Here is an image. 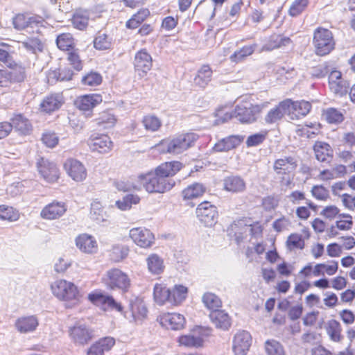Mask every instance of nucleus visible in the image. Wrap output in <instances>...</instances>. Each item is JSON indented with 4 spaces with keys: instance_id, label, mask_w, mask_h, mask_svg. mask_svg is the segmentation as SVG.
<instances>
[{
    "instance_id": "f257e3e1",
    "label": "nucleus",
    "mask_w": 355,
    "mask_h": 355,
    "mask_svg": "<svg viewBox=\"0 0 355 355\" xmlns=\"http://www.w3.org/2000/svg\"><path fill=\"white\" fill-rule=\"evenodd\" d=\"M182 167L178 161L168 162L158 166L155 171L138 176V181L150 193H163L170 191L175 185L171 178Z\"/></svg>"
},
{
    "instance_id": "f03ea898",
    "label": "nucleus",
    "mask_w": 355,
    "mask_h": 355,
    "mask_svg": "<svg viewBox=\"0 0 355 355\" xmlns=\"http://www.w3.org/2000/svg\"><path fill=\"white\" fill-rule=\"evenodd\" d=\"M51 288L53 294L60 300L66 302L68 306H73L81 302L83 294L71 282L58 279L51 284Z\"/></svg>"
},
{
    "instance_id": "7ed1b4c3",
    "label": "nucleus",
    "mask_w": 355,
    "mask_h": 355,
    "mask_svg": "<svg viewBox=\"0 0 355 355\" xmlns=\"http://www.w3.org/2000/svg\"><path fill=\"white\" fill-rule=\"evenodd\" d=\"M198 138L199 136L194 132L180 135L171 140L162 142L161 146L166 148L162 151L179 155L193 146Z\"/></svg>"
},
{
    "instance_id": "20e7f679",
    "label": "nucleus",
    "mask_w": 355,
    "mask_h": 355,
    "mask_svg": "<svg viewBox=\"0 0 355 355\" xmlns=\"http://www.w3.org/2000/svg\"><path fill=\"white\" fill-rule=\"evenodd\" d=\"M313 42L316 54L321 56L329 54L335 46L332 33L323 28H318L315 31Z\"/></svg>"
},
{
    "instance_id": "39448f33",
    "label": "nucleus",
    "mask_w": 355,
    "mask_h": 355,
    "mask_svg": "<svg viewBox=\"0 0 355 355\" xmlns=\"http://www.w3.org/2000/svg\"><path fill=\"white\" fill-rule=\"evenodd\" d=\"M265 107V104L253 105L250 102L238 104L230 118L235 117L242 123H252L256 121L257 114Z\"/></svg>"
},
{
    "instance_id": "423d86ee",
    "label": "nucleus",
    "mask_w": 355,
    "mask_h": 355,
    "mask_svg": "<svg viewBox=\"0 0 355 355\" xmlns=\"http://www.w3.org/2000/svg\"><path fill=\"white\" fill-rule=\"evenodd\" d=\"M103 282L108 288L119 289L123 292H126L130 286V279L128 276L117 268L107 271Z\"/></svg>"
},
{
    "instance_id": "0eeeda50",
    "label": "nucleus",
    "mask_w": 355,
    "mask_h": 355,
    "mask_svg": "<svg viewBox=\"0 0 355 355\" xmlns=\"http://www.w3.org/2000/svg\"><path fill=\"white\" fill-rule=\"evenodd\" d=\"M89 302L93 304L101 306L104 310L115 311L123 313V307L122 304L116 302L111 295H104L100 291H94L88 295Z\"/></svg>"
},
{
    "instance_id": "6e6552de",
    "label": "nucleus",
    "mask_w": 355,
    "mask_h": 355,
    "mask_svg": "<svg viewBox=\"0 0 355 355\" xmlns=\"http://www.w3.org/2000/svg\"><path fill=\"white\" fill-rule=\"evenodd\" d=\"M286 115L291 120L300 119L306 116L311 109V105L306 101H293L290 98L284 100Z\"/></svg>"
},
{
    "instance_id": "1a4fd4ad",
    "label": "nucleus",
    "mask_w": 355,
    "mask_h": 355,
    "mask_svg": "<svg viewBox=\"0 0 355 355\" xmlns=\"http://www.w3.org/2000/svg\"><path fill=\"white\" fill-rule=\"evenodd\" d=\"M196 215L200 221L207 227H212L217 222V208L209 202L200 203L196 209Z\"/></svg>"
},
{
    "instance_id": "9d476101",
    "label": "nucleus",
    "mask_w": 355,
    "mask_h": 355,
    "mask_svg": "<svg viewBox=\"0 0 355 355\" xmlns=\"http://www.w3.org/2000/svg\"><path fill=\"white\" fill-rule=\"evenodd\" d=\"M69 334L73 342L80 345L87 344L93 337V330L80 322L69 327Z\"/></svg>"
},
{
    "instance_id": "9b49d317",
    "label": "nucleus",
    "mask_w": 355,
    "mask_h": 355,
    "mask_svg": "<svg viewBox=\"0 0 355 355\" xmlns=\"http://www.w3.org/2000/svg\"><path fill=\"white\" fill-rule=\"evenodd\" d=\"M130 237L138 246L147 248L155 243L153 234L148 229L137 227L130 230Z\"/></svg>"
},
{
    "instance_id": "f8f14e48",
    "label": "nucleus",
    "mask_w": 355,
    "mask_h": 355,
    "mask_svg": "<svg viewBox=\"0 0 355 355\" xmlns=\"http://www.w3.org/2000/svg\"><path fill=\"white\" fill-rule=\"evenodd\" d=\"M37 167L40 174L49 182H53L59 178V171L56 165L49 159L40 157L37 159Z\"/></svg>"
},
{
    "instance_id": "ddd939ff",
    "label": "nucleus",
    "mask_w": 355,
    "mask_h": 355,
    "mask_svg": "<svg viewBox=\"0 0 355 355\" xmlns=\"http://www.w3.org/2000/svg\"><path fill=\"white\" fill-rule=\"evenodd\" d=\"M46 23L43 17L35 15L26 18L23 14H18L12 19V24L17 30H23L26 28L44 27Z\"/></svg>"
},
{
    "instance_id": "4468645a",
    "label": "nucleus",
    "mask_w": 355,
    "mask_h": 355,
    "mask_svg": "<svg viewBox=\"0 0 355 355\" xmlns=\"http://www.w3.org/2000/svg\"><path fill=\"white\" fill-rule=\"evenodd\" d=\"M252 343V337L246 331H239L233 339L232 349L235 355H246Z\"/></svg>"
},
{
    "instance_id": "2eb2a0df",
    "label": "nucleus",
    "mask_w": 355,
    "mask_h": 355,
    "mask_svg": "<svg viewBox=\"0 0 355 355\" xmlns=\"http://www.w3.org/2000/svg\"><path fill=\"white\" fill-rule=\"evenodd\" d=\"M87 142L91 150L100 153H107L112 147V142L107 135L93 134Z\"/></svg>"
},
{
    "instance_id": "dca6fc26",
    "label": "nucleus",
    "mask_w": 355,
    "mask_h": 355,
    "mask_svg": "<svg viewBox=\"0 0 355 355\" xmlns=\"http://www.w3.org/2000/svg\"><path fill=\"white\" fill-rule=\"evenodd\" d=\"M157 320L162 327L172 330H180L185 324L184 315L177 313H163L159 316Z\"/></svg>"
},
{
    "instance_id": "f3484780",
    "label": "nucleus",
    "mask_w": 355,
    "mask_h": 355,
    "mask_svg": "<svg viewBox=\"0 0 355 355\" xmlns=\"http://www.w3.org/2000/svg\"><path fill=\"white\" fill-rule=\"evenodd\" d=\"M66 211L67 206L64 202L53 201L42 209L40 216L46 220H55L62 217Z\"/></svg>"
},
{
    "instance_id": "a211bd4d",
    "label": "nucleus",
    "mask_w": 355,
    "mask_h": 355,
    "mask_svg": "<svg viewBox=\"0 0 355 355\" xmlns=\"http://www.w3.org/2000/svg\"><path fill=\"white\" fill-rule=\"evenodd\" d=\"M64 166L68 175L76 182L83 181L87 177L85 166L77 159H67Z\"/></svg>"
},
{
    "instance_id": "6ab92c4d",
    "label": "nucleus",
    "mask_w": 355,
    "mask_h": 355,
    "mask_svg": "<svg viewBox=\"0 0 355 355\" xmlns=\"http://www.w3.org/2000/svg\"><path fill=\"white\" fill-rule=\"evenodd\" d=\"M15 328L21 334H28L36 330L39 320L36 315H31L19 318L15 322Z\"/></svg>"
},
{
    "instance_id": "aec40b11",
    "label": "nucleus",
    "mask_w": 355,
    "mask_h": 355,
    "mask_svg": "<svg viewBox=\"0 0 355 355\" xmlns=\"http://www.w3.org/2000/svg\"><path fill=\"white\" fill-rule=\"evenodd\" d=\"M224 190L232 193H239L245 191L246 184L245 180L239 175H230L223 180Z\"/></svg>"
},
{
    "instance_id": "412c9836",
    "label": "nucleus",
    "mask_w": 355,
    "mask_h": 355,
    "mask_svg": "<svg viewBox=\"0 0 355 355\" xmlns=\"http://www.w3.org/2000/svg\"><path fill=\"white\" fill-rule=\"evenodd\" d=\"M128 309L133 320L135 322L142 320L147 315L148 311L144 301L137 297H134L130 300Z\"/></svg>"
},
{
    "instance_id": "4be33fe9",
    "label": "nucleus",
    "mask_w": 355,
    "mask_h": 355,
    "mask_svg": "<svg viewBox=\"0 0 355 355\" xmlns=\"http://www.w3.org/2000/svg\"><path fill=\"white\" fill-rule=\"evenodd\" d=\"M244 137L240 135H231L221 139L213 147L216 152H227L236 148L243 141Z\"/></svg>"
},
{
    "instance_id": "5701e85b",
    "label": "nucleus",
    "mask_w": 355,
    "mask_h": 355,
    "mask_svg": "<svg viewBox=\"0 0 355 355\" xmlns=\"http://www.w3.org/2000/svg\"><path fill=\"white\" fill-rule=\"evenodd\" d=\"M313 150L316 159L320 162L329 163L333 157V150L326 142L316 141L313 145Z\"/></svg>"
},
{
    "instance_id": "b1692460",
    "label": "nucleus",
    "mask_w": 355,
    "mask_h": 355,
    "mask_svg": "<svg viewBox=\"0 0 355 355\" xmlns=\"http://www.w3.org/2000/svg\"><path fill=\"white\" fill-rule=\"evenodd\" d=\"M102 102V97L97 94L85 95L78 98L75 101L76 107L83 111H90Z\"/></svg>"
},
{
    "instance_id": "393cba45",
    "label": "nucleus",
    "mask_w": 355,
    "mask_h": 355,
    "mask_svg": "<svg viewBox=\"0 0 355 355\" xmlns=\"http://www.w3.org/2000/svg\"><path fill=\"white\" fill-rule=\"evenodd\" d=\"M77 248L83 252L92 254L97 250V243L90 235L83 234L76 239Z\"/></svg>"
},
{
    "instance_id": "a878e982",
    "label": "nucleus",
    "mask_w": 355,
    "mask_h": 355,
    "mask_svg": "<svg viewBox=\"0 0 355 355\" xmlns=\"http://www.w3.org/2000/svg\"><path fill=\"white\" fill-rule=\"evenodd\" d=\"M152 58L145 49L137 53L135 58V67L136 70L146 73L152 67Z\"/></svg>"
},
{
    "instance_id": "bb28decb",
    "label": "nucleus",
    "mask_w": 355,
    "mask_h": 355,
    "mask_svg": "<svg viewBox=\"0 0 355 355\" xmlns=\"http://www.w3.org/2000/svg\"><path fill=\"white\" fill-rule=\"evenodd\" d=\"M297 167L295 159L292 157H285L277 159L274 164V171L278 175H284L293 171Z\"/></svg>"
},
{
    "instance_id": "cd10ccee",
    "label": "nucleus",
    "mask_w": 355,
    "mask_h": 355,
    "mask_svg": "<svg viewBox=\"0 0 355 355\" xmlns=\"http://www.w3.org/2000/svg\"><path fill=\"white\" fill-rule=\"evenodd\" d=\"M209 318L217 328L226 330L231 325L230 316L224 311L219 309L211 311Z\"/></svg>"
},
{
    "instance_id": "c85d7f7f",
    "label": "nucleus",
    "mask_w": 355,
    "mask_h": 355,
    "mask_svg": "<svg viewBox=\"0 0 355 355\" xmlns=\"http://www.w3.org/2000/svg\"><path fill=\"white\" fill-rule=\"evenodd\" d=\"M147 268L153 275H160L164 270L163 259L155 253H152L146 258Z\"/></svg>"
},
{
    "instance_id": "c756f323",
    "label": "nucleus",
    "mask_w": 355,
    "mask_h": 355,
    "mask_svg": "<svg viewBox=\"0 0 355 355\" xmlns=\"http://www.w3.org/2000/svg\"><path fill=\"white\" fill-rule=\"evenodd\" d=\"M284 114H286V108L283 101L268 112L264 120L267 124H274L280 121Z\"/></svg>"
},
{
    "instance_id": "7c9ffc66",
    "label": "nucleus",
    "mask_w": 355,
    "mask_h": 355,
    "mask_svg": "<svg viewBox=\"0 0 355 355\" xmlns=\"http://www.w3.org/2000/svg\"><path fill=\"white\" fill-rule=\"evenodd\" d=\"M291 43V40L288 37H284L281 35H272L268 41L263 46L261 50L270 51L275 49L285 46Z\"/></svg>"
},
{
    "instance_id": "2f4dec72",
    "label": "nucleus",
    "mask_w": 355,
    "mask_h": 355,
    "mask_svg": "<svg viewBox=\"0 0 355 355\" xmlns=\"http://www.w3.org/2000/svg\"><path fill=\"white\" fill-rule=\"evenodd\" d=\"M19 48H23L33 54H37L43 51L44 44L38 37H27L19 42Z\"/></svg>"
},
{
    "instance_id": "473e14b6",
    "label": "nucleus",
    "mask_w": 355,
    "mask_h": 355,
    "mask_svg": "<svg viewBox=\"0 0 355 355\" xmlns=\"http://www.w3.org/2000/svg\"><path fill=\"white\" fill-rule=\"evenodd\" d=\"M62 96L60 94H51L46 96L41 103V109L47 113L54 112L61 106Z\"/></svg>"
},
{
    "instance_id": "72a5a7b5",
    "label": "nucleus",
    "mask_w": 355,
    "mask_h": 355,
    "mask_svg": "<svg viewBox=\"0 0 355 355\" xmlns=\"http://www.w3.org/2000/svg\"><path fill=\"white\" fill-rule=\"evenodd\" d=\"M89 13L86 10H76L73 15L71 21L74 28L83 31L88 25Z\"/></svg>"
},
{
    "instance_id": "f704fd0d",
    "label": "nucleus",
    "mask_w": 355,
    "mask_h": 355,
    "mask_svg": "<svg viewBox=\"0 0 355 355\" xmlns=\"http://www.w3.org/2000/svg\"><path fill=\"white\" fill-rule=\"evenodd\" d=\"M322 116L331 124L341 123L344 119V110L335 107H328L323 110Z\"/></svg>"
},
{
    "instance_id": "c9c22d12",
    "label": "nucleus",
    "mask_w": 355,
    "mask_h": 355,
    "mask_svg": "<svg viewBox=\"0 0 355 355\" xmlns=\"http://www.w3.org/2000/svg\"><path fill=\"white\" fill-rule=\"evenodd\" d=\"M212 73V70L209 65L202 66L194 78L195 83L200 87H205L211 81Z\"/></svg>"
},
{
    "instance_id": "e433bc0d",
    "label": "nucleus",
    "mask_w": 355,
    "mask_h": 355,
    "mask_svg": "<svg viewBox=\"0 0 355 355\" xmlns=\"http://www.w3.org/2000/svg\"><path fill=\"white\" fill-rule=\"evenodd\" d=\"M188 288L182 285H175L174 288L170 289L169 303L173 305L181 304L187 297Z\"/></svg>"
},
{
    "instance_id": "4c0bfd02",
    "label": "nucleus",
    "mask_w": 355,
    "mask_h": 355,
    "mask_svg": "<svg viewBox=\"0 0 355 355\" xmlns=\"http://www.w3.org/2000/svg\"><path fill=\"white\" fill-rule=\"evenodd\" d=\"M11 125L12 129L14 128L22 135H28L32 130V125L29 121L21 114L12 119Z\"/></svg>"
},
{
    "instance_id": "58836bf2",
    "label": "nucleus",
    "mask_w": 355,
    "mask_h": 355,
    "mask_svg": "<svg viewBox=\"0 0 355 355\" xmlns=\"http://www.w3.org/2000/svg\"><path fill=\"white\" fill-rule=\"evenodd\" d=\"M326 331L330 339L338 343L343 339L341 335L342 327L340 322L336 320H330L326 325Z\"/></svg>"
},
{
    "instance_id": "ea45409f",
    "label": "nucleus",
    "mask_w": 355,
    "mask_h": 355,
    "mask_svg": "<svg viewBox=\"0 0 355 355\" xmlns=\"http://www.w3.org/2000/svg\"><path fill=\"white\" fill-rule=\"evenodd\" d=\"M205 191L204 186L200 183H193L187 188L182 192L184 200H192L201 196Z\"/></svg>"
},
{
    "instance_id": "a19ab883",
    "label": "nucleus",
    "mask_w": 355,
    "mask_h": 355,
    "mask_svg": "<svg viewBox=\"0 0 355 355\" xmlns=\"http://www.w3.org/2000/svg\"><path fill=\"white\" fill-rule=\"evenodd\" d=\"M154 300L159 305H163L166 302H169L170 289L162 284H156L153 291Z\"/></svg>"
},
{
    "instance_id": "79ce46f5",
    "label": "nucleus",
    "mask_w": 355,
    "mask_h": 355,
    "mask_svg": "<svg viewBox=\"0 0 355 355\" xmlns=\"http://www.w3.org/2000/svg\"><path fill=\"white\" fill-rule=\"evenodd\" d=\"M178 342L180 345L187 347H200L202 346L204 340L200 336L189 334L180 336Z\"/></svg>"
},
{
    "instance_id": "37998d69",
    "label": "nucleus",
    "mask_w": 355,
    "mask_h": 355,
    "mask_svg": "<svg viewBox=\"0 0 355 355\" xmlns=\"http://www.w3.org/2000/svg\"><path fill=\"white\" fill-rule=\"evenodd\" d=\"M202 301L208 309L211 311L219 310L222 306L220 299L214 293L207 292L205 293L202 297Z\"/></svg>"
},
{
    "instance_id": "c03bdc74",
    "label": "nucleus",
    "mask_w": 355,
    "mask_h": 355,
    "mask_svg": "<svg viewBox=\"0 0 355 355\" xmlns=\"http://www.w3.org/2000/svg\"><path fill=\"white\" fill-rule=\"evenodd\" d=\"M56 44L62 51H69L74 48V39L70 33H62L57 37Z\"/></svg>"
},
{
    "instance_id": "a18cd8bd",
    "label": "nucleus",
    "mask_w": 355,
    "mask_h": 355,
    "mask_svg": "<svg viewBox=\"0 0 355 355\" xmlns=\"http://www.w3.org/2000/svg\"><path fill=\"white\" fill-rule=\"evenodd\" d=\"M112 40L105 33H99L94 40V46L97 50L103 51L110 49Z\"/></svg>"
},
{
    "instance_id": "49530a36",
    "label": "nucleus",
    "mask_w": 355,
    "mask_h": 355,
    "mask_svg": "<svg viewBox=\"0 0 355 355\" xmlns=\"http://www.w3.org/2000/svg\"><path fill=\"white\" fill-rule=\"evenodd\" d=\"M142 123L146 130L155 132L162 126L161 120L155 115H146L143 118Z\"/></svg>"
},
{
    "instance_id": "de8ad7c7",
    "label": "nucleus",
    "mask_w": 355,
    "mask_h": 355,
    "mask_svg": "<svg viewBox=\"0 0 355 355\" xmlns=\"http://www.w3.org/2000/svg\"><path fill=\"white\" fill-rule=\"evenodd\" d=\"M255 46V44L248 45L243 46L239 51H235L230 58L231 61L234 62H239L241 61L244 58L253 53Z\"/></svg>"
},
{
    "instance_id": "09e8293b",
    "label": "nucleus",
    "mask_w": 355,
    "mask_h": 355,
    "mask_svg": "<svg viewBox=\"0 0 355 355\" xmlns=\"http://www.w3.org/2000/svg\"><path fill=\"white\" fill-rule=\"evenodd\" d=\"M268 355H286L283 346L275 340H268L265 343Z\"/></svg>"
},
{
    "instance_id": "8fccbe9b",
    "label": "nucleus",
    "mask_w": 355,
    "mask_h": 355,
    "mask_svg": "<svg viewBox=\"0 0 355 355\" xmlns=\"http://www.w3.org/2000/svg\"><path fill=\"white\" fill-rule=\"evenodd\" d=\"M140 198L138 196L129 194L123 198L122 200H117L116 205L121 210H127L131 208L132 205L139 203Z\"/></svg>"
},
{
    "instance_id": "3c124183",
    "label": "nucleus",
    "mask_w": 355,
    "mask_h": 355,
    "mask_svg": "<svg viewBox=\"0 0 355 355\" xmlns=\"http://www.w3.org/2000/svg\"><path fill=\"white\" fill-rule=\"evenodd\" d=\"M8 70L9 76H10V85L14 83L23 82L26 78L25 69L21 66H16L15 67H10Z\"/></svg>"
},
{
    "instance_id": "603ef678",
    "label": "nucleus",
    "mask_w": 355,
    "mask_h": 355,
    "mask_svg": "<svg viewBox=\"0 0 355 355\" xmlns=\"http://www.w3.org/2000/svg\"><path fill=\"white\" fill-rule=\"evenodd\" d=\"M286 245L291 250L293 249H303L304 241L301 234H291L287 239Z\"/></svg>"
},
{
    "instance_id": "864d4df0",
    "label": "nucleus",
    "mask_w": 355,
    "mask_h": 355,
    "mask_svg": "<svg viewBox=\"0 0 355 355\" xmlns=\"http://www.w3.org/2000/svg\"><path fill=\"white\" fill-rule=\"evenodd\" d=\"M114 338L108 336L100 339L98 342L94 343L93 346L96 347L97 349H99V352L104 354L105 352H109L114 345Z\"/></svg>"
},
{
    "instance_id": "5fc2aeb1",
    "label": "nucleus",
    "mask_w": 355,
    "mask_h": 355,
    "mask_svg": "<svg viewBox=\"0 0 355 355\" xmlns=\"http://www.w3.org/2000/svg\"><path fill=\"white\" fill-rule=\"evenodd\" d=\"M0 218L10 221H15L19 218V213L12 207L1 205Z\"/></svg>"
},
{
    "instance_id": "6e6d98bb",
    "label": "nucleus",
    "mask_w": 355,
    "mask_h": 355,
    "mask_svg": "<svg viewBox=\"0 0 355 355\" xmlns=\"http://www.w3.org/2000/svg\"><path fill=\"white\" fill-rule=\"evenodd\" d=\"M129 249L123 245H115L112 248L110 257L115 261L119 262L125 259L128 254Z\"/></svg>"
},
{
    "instance_id": "4d7b16f0",
    "label": "nucleus",
    "mask_w": 355,
    "mask_h": 355,
    "mask_svg": "<svg viewBox=\"0 0 355 355\" xmlns=\"http://www.w3.org/2000/svg\"><path fill=\"white\" fill-rule=\"evenodd\" d=\"M331 91L339 96H343L348 93L349 88V83L347 80L343 79L340 82L333 83V85L329 87Z\"/></svg>"
},
{
    "instance_id": "13d9d810",
    "label": "nucleus",
    "mask_w": 355,
    "mask_h": 355,
    "mask_svg": "<svg viewBox=\"0 0 355 355\" xmlns=\"http://www.w3.org/2000/svg\"><path fill=\"white\" fill-rule=\"evenodd\" d=\"M82 82L85 85L94 87L99 85L102 82V76L97 72H90L83 77Z\"/></svg>"
},
{
    "instance_id": "bf43d9fd",
    "label": "nucleus",
    "mask_w": 355,
    "mask_h": 355,
    "mask_svg": "<svg viewBox=\"0 0 355 355\" xmlns=\"http://www.w3.org/2000/svg\"><path fill=\"white\" fill-rule=\"evenodd\" d=\"M309 0H295L290 7L289 14L293 17H296L301 14L307 6Z\"/></svg>"
},
{
    "instance_id": "052dcab7",
    "label": "nucleus",
    "mask_w": 355,
    "mask_h": 355,
    "mask_svg": "<svg viewBox=\"0 0 355 355\" xmlns=\"http://www.w3.org/2000/svg\"><path fill=\"white\" fill-rule=\"evenodd\" d=\"M340 220L336 221V227L340 230H348L353 225L352 217L349 214H339Z\"/></svg>"
},
{
    "instance_id": "680f3d73",
    "label": "nucleus",
    "mask_w": 355,
    "mask_h": 355,
    "mask_svg": "<svg viewBox=\"0 0 355 355\" xmlns=\"http://www.w3.org/2000/svg\"><path fill=\"white\" fill-rule=\"evenodd\" d=\"M311 193L314 198L319 200H325L329 196V191L322 185L313 186Z\"/></svg>"
},
{
    "instance_id": "e2e57ef3",
    "label": "nucleus",
    "mask_w": 355,
    "mask_h": 355,
    "mask_svg": "<svg viewBox=\"0 0 355 355\" xmlns=\"http://www.w3.org/2000/svg\"><path fill=\"white\" fill-rule=\"evenodd\" d=\"M116 122V119L113 114H104L99 119L98 124L103 129L112 128Z\"/></svg>"
},
{
    "instance_id": "0e129e2a",
    "label": "nucleus",
    "mask_w": 355,
    "mask_h": 355,
    "mask_svg": "<svg viewBox=\"0 0 355 355\" xmlns=\"http://www.w3.org/2000/svg\"><path fill=\"white\" fill-rule=\"evenodd\" d=\"M67 60L76 70L80 71L82 69L83 65L77 50L72 49L69 51Z\"/></svg>"
},
{
    "instance_id": "69168bd1",
    "label": "nucleus",
    "mask_w": 355,
    "mask_h": 355,
    "mask_svg": "<svg viewBox=\"0 0 355 355\" xmlns=\"http://www.w3.org/2000/svg\"><path fill=\"white\" fill-rule=\"evenodd\" d=\"M42 141L47 147L53 148L58 143V137L53 132H46L43 134Z\"/></svg>"
},
{
    "instance_id": "338daca9",
    "label": "nucleus",
    "mask_w": 355,
    "mask_h": 355,
    "mask_svg": "<svg viewBox=\"0 0 355 355\" xmlns=\"http://www.w3.org/2000/svg\"><path fill=\"white\" fill-rule=\"evenodd\" d=\"M266 139V135L263 133H256L249 136L246 141V145L248 147L256 146L261 144Z\"/></svg>"
},
{
    "instance_id": "774afa93",
    "label": "nucleus",
    "mask_w": 355,
    "mask_h": 355,
    "mask_svg": "<svg viewBox=\"0 0 355 355\" xmlns=\"http://www.w3.org/2000/svg\"><path fill=\"white\" fill-rule=\"evenodd\" d=\"M327 252L329 257H337L340 256L342 248L338 243H334L327 245Z\"/></svg>"
}]
</instances>
